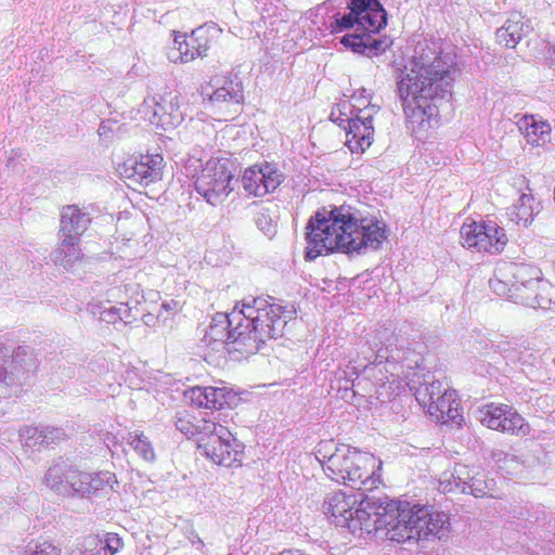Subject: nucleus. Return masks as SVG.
<instances>
[{
    "mask_svg": "<svg viewBox=\"0 0 555 555\" xmlns=\"http://www.w3.org/2000/svg\"><path fill=\"white\" fill-rule=\"evenodd\" d=\"M347 9L357 16L360 33L346 34L340 43L354 53L369 57L377 56L390 47L387 37L379 36L386 27L388 15L379 0H349Z\"/></svg>",
    "mask_w": 555,
    "mask_h": 555,
    "instance_id": "obj_6",
    "label": "nucleus"
},
{
    "mask_svg": "<svg viewBox=\"0 0 555 555\" xmlns=\"http://www.w3.org/2000/svg\"><path fill=\"white\" fill-rule=\"evenodd\" d=\"M534 198L530 194H521L516 204L507 209V215L512 221L524 227H528L533 220Z\"/></svg>",
    "mask_w": 555,
    "mask_h": 555,
    "instance_id": "obj_28",
    "label": "nucleus"
},
{
    "mask_svg": "<svg viewBox=\"0 0 555 555\" xmlns=\"http://www.w3.org/2000/svg\"><path fill=\"white\" fill-rule=\"evenodd\" d=\"M243 326L242 320L238 318L234 320L233 311L217 312L211 319L204 340L207 345H221L229 352L255 354L260 350L259 343H256L248 330H244Z\"/></svg>",
    "mask_w": 555,
    "mask_h": 555,
    "instance_id": "obj_11",
    "label": "nucleus"
},
{
    "mask_svg": "<svg viewBox=\"0 0 555 555\" xmlns=\"http://www.w3.org/2000/svg\"><path fill=\"white\" fill-rule=\"evenodd\" d=\"M325 450L322 467L325 474L337 482H344L357 491H373L382 482L380 462L376 468V457L350 446H334L325 442L320 449Z\"/></svg>",
    "mask_w": 555,
    "mask_h": 555,
    "instance_id": "obj_5",
    "label": "nucleus"
},
{
    "mask_svg": "<svg viewBox=\"0 0 555 555\" xmlns=\"http://www.w3.org/2000/svg\"><path fill=\"white\" fill-rule=\"evenodd\" d=\"M542 278L541 270L532 264L522 262H502L494 270V275L489 280V286L498 296L518 304L516 294L526 295L539 286Z\"/></svg>",
    "mask_w": 555,
    "mask_h": 555,
    "instance_id": "obj_10",
    "label": "nucleus"
},
{
    "mask_svg": "<svg viewBox=\"0 0 555 555\" xmlns=\"http://www.w3.org/2000/svg\"><path fill=\"white\" fill-rule=\"evenodd\" d=\"M527 135L537 137L534 141L538 145L544 144L551 138V126L544 121L535 122L533 120L532 124L527 128Z\"/></svg>",
    "mask_w": 555,
    "mask_h": 555,
    "instance_id": "obj_40",
    "label": "nucleus"
},
{
    "mask_svg": "<svg viewBox=\"0 0 555 555\" xmlns=\"http://www.w3.org/2000/svg\"><path fill=\"white\" fill-rule=\"evenodd\" d=\"M114 483H117L115 474L102 472H82L78 468L75 472V477L70 479V489L66 498L76 499H92L100 495L106 489H113Z\"/></svg>",
    "mask_w": 555,
    "mask_h": 555,
    "instance_id": "obj_16",
    "label": "nucleus"
},
{
    "mask_svg": "<svg viewBox=\"0 0 555 555\" xmlns=\"http://www.w3.org/2000/svg\"><path fill=\"white\" fill-rule=\"evenodd\" d=\"M21 441L25 447L28 448H38L41 449V442L39 441L42 439V433H41V426L40 427H31V426H25L20 429L18 431Z\"/></svg>",
    "mask_w": 555,
    "mask_h": 555,
    "instance_id": "obj_38",
    "label": "nucleus"
},
{
    "mask_svg": "<svg viewBox=\"0 0 555 555\" xmlns=\"http://www.w3.org/2000/svg\"><path fill=\"white\" fill-rule=\"evenodd\" d=\"M343 116H346L345 113H343L339 108L338 111H332L331 115H330V119L337 124L340 128L343 129H346L347 128V124H346V118H344Z\"/></svg>",
    "mask_w": 555,
    "mask_h": 555,
    "instance_id": "obj_47",
    "label": "nucleus"
},
{
    "mask_svg": "<svg viewBox=\"0 0 555 555\" xmlns=\"http://www.w3.org/2000/svg\"><path fill=\"white\" fill-rule=\"evenodd\" d=\"M233 318L242 320L244 330H248L261 349L267 340L283 336L286 324L296 318V310L263 297H248L243 299L242 309L234 308Z\"/></svg>",
    "mask_w": 555,
    "mask_h": 555,
    "instance_id": "obj_7",
    "label": "nucleus"
},
{
    "mask_svg": "<svg viewBox=\"0 0 555 555\" xmlns=\"http://www.w3.org/2000/svg\"><path fill=\"white\" fill-rule=\"evenodd\" d=\"M284 181V175L275 164L264 162L244 170L242 185L245 192L256 197H262L275 191Z\"/></svg>",
    "mask_w": 555,
    "mask_h": 555,
    "instance_id": "obj_15",
    "label": "nucleus"
},
{
    "mask_svg": "<svg viewBox=\"0 0 555 555\" xmlns=\"http://www.w3.org/2000/svg\"><path fill=\"white\" fill-rule=\"evenodd\" d=\"M202 95L211 106L223 108L224 106H240L244 102V89L242 81L224 79L220 87L210 90V87L202 88Z\"/></svg>",
    "mask_w": 555,
    "mask_h": 555,
    "instance_id": "obj_21",
    "label": "nucleus"
},
{
    "mask_svg": "<svg viewBox=\"0 0 555 555\" xmlns=\"http://www.w3.org/2000/svg\"><path fill=\"white\" fill-rule=\"evenodd\" d=\"M360 383L356 384L354 380H352V387L359 386Z\"/></svg>",
    "mask_w": 555,
    "mask_h": 555,
    "instance_id": "obj_50",
    "label": "nucleus"
},
{
    "mask_svg": "<svg viewBox=\"0 0 555 555\" xmlns=\"http://www.w3.org/2000/svg\"><path fill=\"white\" fill-rule=\"evenodd\" d=\"M461 238L463 246L491 255L501 254L508 242L504 228L492 220L464 222Z\"/></svg>",
    "mask_w": 555,
    "mask_h": 555,
    "instance_id": "obj_14",
    "label": "nucleus"
},
{
    "mask_svg": "<svg viewBox=\"0 0 555 555\" xmlns=\"http://www.w3.org/2000/svg\"><path fill=\"white\" fill-rule=\"evenodd\" d=\"M202 430L197 448L201 454L225 467L241 464L244 446L225 426L212 422L205 424Z\"/></svg>",
    "mask_w": 555,
    "mask_h": 555,
    "instance_id": "obj_12",
    "label": "nucleus"
},
{
    "mask_svg": "<svg viewBox=\"0 0 555 555\" xmlns=\"http://www.w3.org/2000/svg\"><path fill=\"white\" fill-rule=\"evenodd\" d=\"M125 178L149 185L162 178L163 156L160 154H146L127 159L122 165Z\"/></svg>",
    "mask_w": 555,
    "mask_h": 555,
    "instance_id": "obj_18",
    "label": "nucleus"
},
{
    "mask_svg": "<svg viewBox=\"0 0 555 555\" xmlns=\"http://www.w3.org/2000/svg\"><path fill=\"white\" fill-rule=\"evenodd\" d=\"M216 393L214 395V408L216 410H221L223 408L233 409L237 405L240 398L237 393L232 389H228L227 387H215Z\"/></svg>",
    "mask_w": 555,
    "mask_h": 555,
    "instance_id": "obj_36",
    "label": "nucleus"
},
{
    "mask_svg": "<svg viewBox=\"0 0 555 555\" xmlns=\"http://www.w3.org/2000/svg\"><path fill=\"white\" fill-rule=\"evenodd\" d=\"M552 55L555 57V44H553L550 49Z\"/></svg>",
    "mask_w": 555,
    "mask_h": 555,
    "instance_id": "obj_49",
    "label": "nucleus"
},
{
    "mask_svg": "<svg viewBox=\"0 0 555 555\" xmlns=\"http://www.w3.org/2000/svg\"><path fill=\"white\" fill-rule=\"evenodd\" d=\"M533 292H528L526 295L516 294L518 304L530 308L548 309L552 302L550 291L552 286L543 278L539 280V286L533 288Z\"/></svg>",
    "mask_w": 555,
    "mask_h": 555,
    "instance_id": "obj_27",
    "label": "nucleus"
},
{
    "mask_svg": "<svg viewBox=\"0 0 555 555\" xmlns=\"http://www.w3.org/2000/svg\"><path fill=\"white\" fill-rule=\"evenodd\" d=\"M212 422L214 421L202 420L198 424H193L190 420L180 417L176 422V428L188 437H196V442L198 443L204 425Z\"/></svg>",
    "mask_w": 555,
    "mask_h": 555,
    "instance_id": "obj_37",
    "label": "nucleus"
},
{
    "mask_svg": "<svg viewBox=\"0 0 555 555\" xmlns=\"http://www.w3.org/2000/svg\"><path fill=\"white\" fill-rule=\"evenodd\" d=\"M144 103L153 108L154 124L163 126H178L183 120V114L180 111L179 95L169 93L166 96H160L157 100L153 96L145 100Z\"/></svg>",
    "mask_w": 555,
    "mask_h": 555,
    "instance_id": "obj_22",
    "label": "nucleus"
},
{
    "mask_svg": "<svg viewBox=\"0 0 555 555\" xmlns=\"http://www.w3.org/2000/svg\"><path fill=\"white\" fill-rule=\"evenodd\" d=\"M216 393L215 387H193L186 391L188 398L192 404L198 408L212 409L214 408V395Z\"/></svg>",
    "mask_w": 555,
    "mask_h": 555,
    "instance_id": "obj_33",
    "label": "nucleus"
},
{
    "mask_svg": "<svg viewBox=\"0 0 555 555\" xmlns=\"http://www.w3.org/2000/svg\"><path fill=\"white\" fill-rule=\"evenodd\" d=\"M41 433L42 439L39 440L41 448H49L52 444H56L66 437L64 429L61 427L41 426Z\"/></svg>",
    "mask_w": 555,
    "mask_h": 555,
    "instance_id": "obj_39",
    "label": "nucleus"
},
{
    "mask_svg": "<svg viewBox=\"0 0 555 555\" xmlns=\"http://www.w3.org/2000/svg\"><path fill=\"white\" fill-rule=\"evenodd\" d=\"M116 129H119L117 121L111 119L104 120L99 126L98 134L100 139L107 144L113 139Z\"/></svg>",
    "mask_w": 555,
    "mask_h": 555,
    "instance_id": "obj_43",
    "label": "nucleus"
},
{
    "mask_svg": "<svg viewBox=\"0 0 555 555\" xmlns=\"http://www.w3.org/2000/svg\"><path fill=\"white\" fill-rule=\"evenodd\" d=\"M305 259L343 253L349 256L377 250L387 238L386 224L375 217L366 218L351 206H332L319 209L306 227Z\"/></svg>",
    "mask_w": 555,
    "mask_h": 555,
    "instance_id": "obj_2",
    "label": "nucleus"
},
{
    "mask_svg": "<svg viewBox=\"0 0 555 555\" xmlns=\"http://www.w3.org/2000/svg\"><path fill=\"white\" fill-rule=\"evenodd\" d=\"M494 480L493 479H486L483 475L475 474L472 481L467 486V492L475 498H485V496H491L494 498L493 494L494 490Z\"/></svg>",
    "mask_w": 555,
    "mask_h": 555,
    "instance_id": "obj_34",
    "label": "nucleus"
},
{
    "mask_svg": "<svg viewBox=\"0 0 555 555\" xmlns=\"http://www.w3.org/2000/svg\"><path fill=\"white\" fill-rule=\"evenodd\" d=\"M255 223L257 228L262 231L267 236H271L274 234V224L272 223V219L270 217L268 209H261L255 216Z\"/></svg>",
    "mask_w": 555,
    "mask_h": 555,
    "instance_id": "obj_42",
    "label": "nucleus"
},
{
    "mask_svg": "<svg viewBox=\"0 0 555 555\" xmlns=\"http://www.w3.org/2000/svg\"><path fill=\"white\" fill-rule=\"evenodd\" d=\"M442 385L439 380L425 382L421 384L414 392L415 399L424 409H428L438 396L442 393Z\"/></svg>",
    "mask_w": 555,
    "mask_h": 555,
    "instance_id": "obj_30",
    "label": "nucleus"
},
{
    "mask_svg": "<svg viewBox=\"0 0 555 555\" xmlns=\"http://www.w3.org/2000/svg\"><path fill=\"white\" fill-rule=\"evenodd\" d=\"M364 364L348 366L358 378L360 372L375 379V386L386 388L393 384L400 374L405 351L397 346V337L387 328L377 331L373 339L367 340V350L361 352Z\"/></svg>",
    "mask_w": 555,
    "mask_h": 555,
    "instance_id": "obj_8",
    "label": "nucleus"
},
{
    "mask_svg": "<svg viewBox=\"0 0 555 555\" xmlns=\"http://www.w3.org/2000/svg\"><path fill=\"white\" fill-rule=\"evenodd\" d=\"M228 159H210L196 177V192L212 206L221 204L238 182L229 168Z\"/></svg>",
    "mask_w": 555,
    "mask_h": 555,
    "instance_id": "obj_13",
    "label": "nucleus"
},
{
    "mask_svg": "<svg viewBox=\"0 0 555 555\" xmlns=\"http://www.w3.org/2000/svg\"><path fill=\"white\" fill-rule=\"evenodd\" d=\"M99 313H100L99 319L108 324H114L118 320L122 319L121 309L114 307V306L104 307L101 309V311Z\"/></svg>",
    "mask_w": 555,
    "mask_h": 555,
    "instance_id": "obj_44",
    "label": "nucleus"
},
{
    "mask_svg": "<svg viewBox=\"0 0 555 555\" xmlns=\"http://www.w3.org/2000/svg\"><path fill=\"white\" fill-rule=\"evenodd\" d=\"M479 421L490 429L504 433H524L526 426L524 417L512 406L506 404H487L479 410Z\"/></svg>",
    "mask_w": 555,
    "mask_h": 555,
    "instance_id": "obj_17",
    "label": "nucleus"
},
{
    "mask_svg": "<svg viewBox=\"0 0 555 555\" xmlns=\"http://www.w3.org/2000/svg\"><path fill=\"white\" fill-rule=\"evenodd\" d=\"M332 33H343L348 29H352L353 33H360L358 26L357 16L353 11L349 10L348 13H337L334 16V21L331 23Z\"/></svg>",
    "mask_w": 555,
    "mask_h": 555,
    "instance_id": "obj_35",
    "label": "nucleus"
},
{
    "mask_svg": "<svg viewBox=\"0 0 555 555\" xmlns=\"http://www.w3.org/2000/svg\"><path fill=\"white\" fill-rule=\"evenodd\" d=\"M366 492H328L322 505L324 514L336 527L346 528L354 535L376 534L386 529L387 517H391L388 513L390 500Z\"/></svg>",
    "mask_w": 555,
    "mask_h": 555,
    "instance_id": "obj_3",
    "label": "nucleus"
},
{
    "mask_svg": "<svg viewBox=\"0 0 555 555\" xmlns=\"http://www.w3.org/2000/svg\"><path fill=\"white\" fill-rule=\"evenodd\" d=\"M127 442L144 461L152 462L155 459L154 449L142 433H129Z\"/></svg>",
    "mask_w": 555,
    "mask_h": 555,
    "instance_id": "obj_31",
    "label": "nucleus"
},
{
    "mask_svg": "<svg viewBox=\"0 0 555 555\" xmlns=\"http://www.w3.org/2000/svg\"><path fill=\"white\" fill-rule=\"evenodd\" d=\"M346 138L348 147L352 153H363L373 142L374 128L373 116L362 109H358L350 117H346Z\"/></svg>",
    "mask_w": 555,
    "mask_h": 555,
    "instance_id": "obj_19",
    "label": "nucleus"
},
{
    "mask_svg": "<svg viewBox=\"0 0 555 555\" xmlns=\"http://www.w3.org/2000/svg\"><path fill=\"white\" fill-rule=\"evenodd\" d=\"M20 352L0 343V399L16 393L21 383V367L16 364Z\"/></svg>",
    "mask_w": 555,
    "mask_h": 555,
    "instance_id": "obj_20",
    "label": "nucleus"
},
{
    "mask_svg": "<svg viewBox=\"0 0 555 555\" xmlns=\"http://www.w3.org/2000/svg\"><path fill=\"white\" fill-rule=\"evenodd\" d=\"M70 555H90L87 551L86 546H83V541L78 544L75 548L72 550Z\"/></svg>",
    "mask_w": 555,
    "mask_h": 555,
    "instance_id": "obj_48",
    "label": "nucleus"
},
{
    "mask_svg": "<svg viewBox=\"0 0 555 555\" xmlns=\"http://www.w3.org/2000/svg\"><path fill=\"white\" fill-rule=\"evenodd\" d=\"M475 474L467 465L457 463L449 477L444 474V478L440 480V487L443 492H467V486Z\"/></svg>",
    "mask_w": 555,
    "mask_h": 555,
    "instance_id": "obj_26",
    "label": "nucleus"
},
{
    "mask_svg": "<svg viewBox=\"0 0 555 555\" xmlns=\"http://www.w3.org/2000/svg\"><path fill=\"white\" fill-rule=\"evenodd\" d=\"M173 44L177 55L170 54L171 61L177 62L180 60L182 63H186L198 57L196 43H192V34L188 37L185 34L176 33Z\"/></svg>",
    "mask_w": 555,
    "mask_h": 555,
    "instance_id": "obj_29",
    "label": "nucleus"
},
{
    "mask_svg": "<svg viewBox=\"0 0 555 555\" xmlns=\"http://www.w3.org/2000/svg\"><path fill=\"white\" fill-rule=\"evenodd\" d=\"M221 35L222 29L214 22L205 23L192 30V43H196L197 56H207L208 51L218 41Z\"/></svg>",
    "mask_w": 555,
    "mask_h": 555,
    "instance_id": "obj_25",
    "label": "nucleus"
},
{
    "mask_svg": "<svg viewBox=\"0 0 555 555\" xmlns=\"http://www.w3.org/2000/svg\"><path fill=\"white\" fill-rule=\"evenodd\" d=\"M451 404H456L455 391L444 390L433 404H429L426 411L430 416L436 417L438 422L443 423L446 411H448Z\"/></svg>",
    "mask_w": 555,
    "mask_h": 555,
    "instance_id": "obj_32",
    "label": "nucleus"
},
{
    "mask_svg": "<svg viewBox=\"0 0 555 555\" xmlns=\"http://www.w3.org/2000/svg\"><path fill=\"white\" fill-rule=\"evenodd\" d=\"M100 539L106 555H115L124 545L121 538L117 533L107 532L100 535Z\"/></svg>",
    "mask_w": 555,
    "mask_h": 555,
    "instance_id": "obj_41",
    "label": "nucleus"
},
{
    "mask_svg": "<svg viewBox=\"0 0 555 555\" xmlns=\"http://www.w3.org/2000/svg\"><path fill=\"white\" fill-rule=\"evenodd\" d=\"M188 539L191 542L193 546H195L197 550L203 551L205 547V544L203 540L198 537L197 532L194 529H190L188 533Z\"/></svg>",
    "mask_w": 555,
    "mask_h": 555,
    "instance_id": "obj_46",
    "label": "nucleus"
},
{
    "mask_svg": "<svg viewBox=\"0 0 555 555\" xmlns=\"http://www.w3.org/2000/svg\"><path fill=\"white\" fill-rule=\"evenodd\" d=\"M531 30L532 27L530 26L529 21H524L521 14L515 12L509 15L503 26L496 29L495 37L500 44L504 46L505 48L513 49Z\"/></svg>",
    "mask_w": 555,
    "mask_h": 555,
    "instance_id": "obj_23",
    "label": "nucleus"
},
{
    "mask_svg": "<svg viewBox=\"0 0 555 555\" xmlns=\"http://www.w3.org/2000/svg\"><path fill=\"white\" fill-rule=\"evenodd\" d=\"M457 406H459L457 402H456V404H451V406L448 409V411H446L444 422L452 421L453 423L461 425V423L463 422L464 418L462 415H460Z\"/></svg>",
    "mask_w": 555,
    "mask_h": 555,
    "instance_id": "obj_45",
    "label": "nucleus"
},
{
    "mask_svg": "<svg viewBox=\"0 0 555 555\" xmlns=\"http://www.w3.org/2000/svg\"><path fill=\"white\" fill-rule=\"evenodd\" d=\"M76 467L65 461L54 462L44 474V483L57 495L67 496L70 479L75 477Z\"/></svg>",
    "mask_w": 555,
    "mask_h": 555,
    "instance_id": "obj_24",
    "label": "nucleus"
},
{
    "mask_svg": "<svg viewBox=\"0 0 555 555\" xmlns=\"http://www.w3.org/2000/svg\"><path fill=\"white\" fill-rule=\"evenodd\" d=\"M91 223L89 212L77 205H67L62 208L59 230V245L51 253V260L56 266L69 270L82 258L80 248L81 235Z\"/></svg>",
    "mask_w": 555,
    "mask_h": 555,
    "instance_id": "obj_9",
    "label": "nucleus"
},
{
    "mask_svg": "<svg viewBox=\"0 0 555 555\" xmlns=\"http://www.w3.org/2000/svg\"><path fill=\"white\" fill-rule=\"evenodd\" d=\"M386 535L398 543L426 541L430 538L443 540L450 532L449 515L429 511L427 506L411 505L409 502L390 500L388 503Z\"/></svg>",
    "mask_w": 555,
    "mask_h": 555,
    "instance_id": "obj_4",
    "label": "nucleus"
},
{
    "mask_svg": "<svg viewBox=\"0 0 555 555\" xmlns=\"http://www.w3.org/2000/svg\"><path fill=\"white\" fill-rule=\"evenodd\" d=\"M410 72L397 78V94L409 119L422 124L438 116L439 107L452 99V83L457 69L448 55H441L434 42H418L412 56Z\"/></svg>",
    "mask_w": 555,
    "mask_h": 555,
    "instance_id": "obj_1",
    "label": "nucleus"
}]
</instances>
